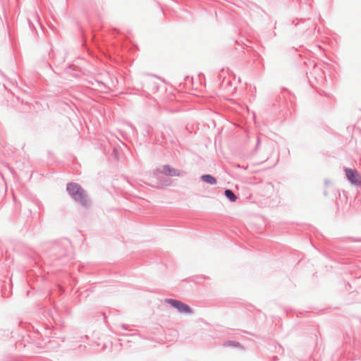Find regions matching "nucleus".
<instances>
[{
    "instance_id": "nucleus-1",
    "label": "nucleus",
    "mask_w": 361,
    "mask_h": 361,
    "mask_svg": "<svg viewBox=\"0 0 361 361\" xmlns=\"http://www.w3.org/2000/svg\"><path fill=\"white\" fill-rule=\"evenodd\" d=\"M66 191L68 195L77 203L80 204L82 207L87 208L90 205V200L89 199L86 191L77 183H68L66 185Z\"/></svg>"
},
{
    "instance_id": "nucleus-2",
    "label": "nucleus",
    "mask_w": 361,
    "mask_h": 361,
    "mask_svg": "<svg viewBox=\"0 0 361 361\" xmlns=\"http://www.w3.org/2000/svg\"><path fill=\"white\" fill-rule=\"evenodd\" d=\"M165 302L171 305L180 313H192L191 308L186 304L174 299H166Z\"/></svg>"
},
{
    "instance_id": "nucleus-3",
    "label": "nucleus",
    "mask_w": 361,
    "mask_h": 361,
    "mask_svg": "<svg viewBox=\"0 0 361 361\" xmlns=\"http://www.w3.org/2000/svg\"><path fill=\"white\" fill-rule=\"evenodd\" d=\"M157 171L168 176H181L185 174V171L171 168L169 164L164 165L162 169H158Z\"/></svg>"
},
{
    "instance_id": "nucleus-4",
    "label": "nucleus",
    "mask_w": 361,
    "mask_h": 361,
    "mask_svg": "<svg viewBox=\"0 0 361 361\" xmlns=\"http://www.w3.org/2000/svg\"><path fill=\"white\" fill-rule=\"evenodd\" d=\"M345 176L347 179L353 185H360L361 180L359 179V175L356 170H353L349 168H345Z\"/></svg>"
},
{
    "instance_id": "nucleus-5",
    "label": "nucleus",
    "mask_w": 361,
    "mask_h": 361,
    "mask_svg": "<svg viewBox=\"0 0 361 361\" xmlns=\"http://www.w3.org/2000/svg\"><path fill=\"white\" fill-rule=\"evenodd\" d=\"M201 180L203 182L209 183L210 185H215L216 183V179L210 174H204L201 176Z\"/></svg>"
},
{
    "instance_id": "nucleus-6",
    "label": "nucleus",
    "mask_w": 361,
    "mask_h": 361,
    "mask_svg": "<svg viewBox=\"0 0 361 361\" xmlns=\"http://www.w3.org/2000/svg\"><path fill=\"white\" fill-rule=\"evenodd\" d=\"M224 195L226 197L232 202H235L238 198L235 193L230 189H226L224 191Z\"/></svg>"
},
{
    "instance_id": "nucleus-7",
    "label": "nucleus",
    "mask_w": 361,
    "mask_h": 361,
    "mask_svg": "<svg viewBox=\"0 0 361 361\" xmlns=\"http://www.w3.org/2000/svg\"><path fill=\"white\" fill-rule=\"evenodd\" d=\"M228 344L229 345L237 346V345H239V343L235 342V341H228Z\"/></svg>"
},
{
    "instance_id": "nucleus-8",
    "label": "nucleus",
    "mask_w": 361,
    "mask_h": 361,
    "mask_svg": "<svg viewBox=\"0 0 361 361\" xmlns=\"http://www.w3.org/2000/svg\"><path fill=\"white\" fill-rule=\"evenodd\" d=\"M152 82V79L147 78V79L145 80V85H149V84H151Z\"/></svg>"
},
{
    "instance_id": "nucleus-9",
    "label": "nucleus",
    "mask_w": 361,
    "mask_h": 361,
    "mask_svg": "<svg viewBox=\"0 0 361 361\" xmlns=\"http://www.w3.org/2000/svg\"><path fill=\"white\" fill-rule=\"evenodd\" d=\"M260 144V139L259 137H258L257 139V144H256V148L258 147V146Z\"/></svg>"
}]
</instances>
